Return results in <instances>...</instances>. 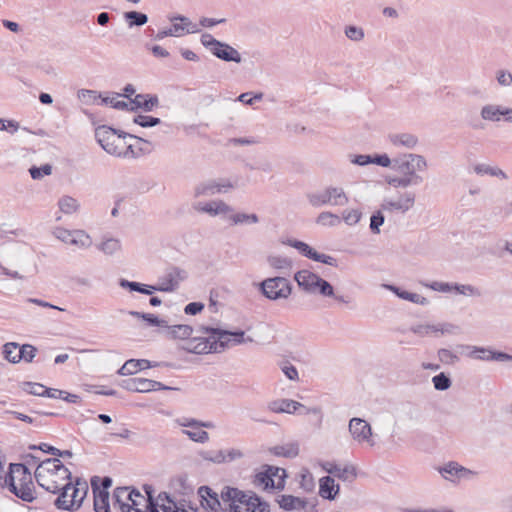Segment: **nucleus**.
Wrapping results in <instances>:
<instances>
[{"mask_svg": "<svg viewBox=\"0 0 512 512\" xmlns=\"http://www.w3.org/2000/svg\"><path fill=\"white\" fill-rule=\"evenodd\" d=\"M200 457L204 460L211 461L213 463H223L226 461V455L223 450L216 451H201L199 453Z\"/></svg>", "mask_w": 512, "mask_h": 512, "instance_id": "09e8293b", "label": "nucleus"}, {"mask_svg": "<svg viewBox=\"0 0 512 512\" xmlns=\"http://www.w3.org/2000/svg\"><path fill=\"white\" fill-rule=\"evenodd\" d=\"M77 96L78 99L86 105L94 104L98 99L102 98L101 94L97 91L89 89H80Z\"/></svg>", "mask_w": 512, "mask_h": 512, "instance_id": "a18cd8bd", "label": "nucleus"}, {"mask_svg": "<svg viewBox=\"0 0 512 512\" xmlns=\"http://www.w3.org/2000/svg\"><path fill=\"white\" fill-rule=\"evenodd\" d=\"M212 54L225 62H242L241 54L234 47L225 42L220 41L218 45L213 48Z\"/></svg>", "mask_w": 512, "mask_h": 512, "instance_id": "393cba45", "label": "nucleus"}, {"mask_svg": "<svg viewBox=\"0 0 512 512\" xmlns=\"http://www.w3.org/2000/svg\"><path fill=\"white\" fill-rule=\"evenodd\" d=\"M280 473V467L265 465L263 470L254 476L253 484L264 490L273 489L274 478Z\"/></svg>", "mask_w": 512, "mask_h": 512, "instance_id": "412c9836", "label": "nucleus"}, {"mask_svg": "<svg viewBox=\"0 0 512 512\" xmlns=\"http://www.w3.org/2000/svg\"><path fill=\"white\" fill-rule=\"evenodd\" d=\"M97 248L106 255H114L121 250V242L116 238H105Z\"/></svg>", "mask_w": 512, "mask_h": 512, "instance_id": "4c0bfd02", "label": "nucleus"}, {"mask_svg": "<svg viewBox=\"0 0 512 512\" xmlns=\"http://www.w3.org/2000/svg\"><path fill=\"white\" fill-rule=\"evenodd\" d=\"M439 472L445 479L451 480V477H463L465 474L470 473V471L463 466L459 465L456 462H449L444 467L439 469Z\"/></svg>", "mask_w": 512, "mask_h": 512, "instance_id": "473e14b6", "label": "nucleus"}, {"mask_svg": "<svg viewBox=\"0 0 512 512\" xmlns=\"http://www.w3.org/2000/svg\"><path fill=\"white\" fill-rule=\"evenodd\" d=\"M384 215L381 211L375 212L370 218V229L373 233H380L379 227L384 223Z\"/></svg>", "mask_w": 512, "mask_h": 512, "instance_id": "338daca9", "label": "nucleus"}, {"mask_svg": "<svg viewBox=\"0 0 512 512\" xmlns=\"http://www.w3.org/2000/svg\"><path fill=\"white\" fill-rule=\"evenodd\" d=\"M88 492V484L77 478L75 483L68 480L64 485L59 486V495L54 501V505L59 510L77 511Z\"/></svg>", "mask_w": 512, "mask_h": 512, "instance_id": "20e7f679", "label": "nucleus"}, {"mask_svg": "<svg viewBox=\"0 0 512 512\" xmlns=\"http://www.w3.org/2000/svg\"><path fill=\"white\" fill-rule=\"evenodd\" d=\"M384 287L391 290L393 293H395L401 299H404V300H407V301H410V302H413L416 304H420V305H427L429 303L427 298H425L419 294H416V293H411V292H408L405 290H401L397 286L384 285Z\"/></svg>", "mask_w": 512, "mask_h": 512, "instance_id": "2f4dec72", "label": "nucleus"}, {"mask_svg": "<svg viewBox=\"0 0 512 512\" xmlns=\"http://www.w3.org/2000/svg\"><path fill=\"white\" fill-rule=\"evenodd\" d=\"M132 497L143 499V495L135 489L129 491L128 487H117L112 496L113 507L121 512H145L141 508L133 509L129 506L128 500H132Z\"/></svg>", "mask_w": 512, "mask_h": 512, "instance_id": "ddd939ff", "label": "nucleus"}, {"mask_svg": "<svg viewBox=\"0 0 512 512\" xmlns=\"http://www.w3.org/2000/svg\"><path fill=\"white\" fill-rule=\"evenodd\" d=\"M37 349L30 345V344H24L22 346H19V350L17 352V359L18 362L21 360H24L25 362H32L34 357L36 356Z\"/></svg>", "mask_w": 512, "mask_h": 512, "instance_id": "c03bdc74", "label": "nucleus"}, {"mask_svg": "<svg viewBox=\"0 0 512 512\" xmlns=\"http://www.w3.org/2000/svg\"><path fill=\"white\" fill-rule=\"evenodd\" d=\"M434 388L438 391H445L451 387V379L443 372L435 375L432 378Z\"/></svg>", "mask_w": 512, "mask_h": 512, "instance_id": "3c124183", "label": "nucleus"}, {"mask_svg": "<svg viewBox=\"0 0 512 512\" xmlns=\"http://www.w3.org/2000/svg\"><path fill=\"white\" fill-rule=\"evenodd\" d=\"M197 431L183 430L182 433L187 435L192 441L197 443H206L209 440V434L205 430L197 428Z\"/></svg>", "mask_w": 512, "mask_h": 512, "instance_id": "13d9d810", "label": "nucleus"}, {"mask_svg": "<svg viewBox=\"0 0 512 512\" xmlns=\"http://www.w3.org/2000/svg\"><path fill=\"white\" fill-rule=\"evenodd\" d=\"M233 188V184L229 180H206L198 183L193 189V196L208 197L217 193L227 192Z\"/></svg>", "mask_w": 512, "mask_h": 512, "instance_id": "f8f14e48", "label": "nucleus"}, {"mask_svg": "<svg viewBox=\"0 0 512 512\" xmlns=\"http://www.w3.org/2000/svg\"><path fill=\"white\" fill-rule=\"evenodd\" d=\"M22 390L35 396H44L45 386L35 382H23Z\"/></svg>", "mask_w": 512, "mask_h": 512, "instance_id": "bf43d9fd", "label": "nucleus"}, {"mask_svg": "<svg viewBox=\"0 0 512 512\" xmlns=\"http://www.w3.org/2000/svg\"><path fill=\"white\" fill-rule=\"evenodd\" d=\"M267 263L276 270H290L293 264L290 258L279 255H269L267 257Z\"/></svg>", "mask_w": 512, "mask_h": 512, "instance_id": "58836bf2", "label": "nucleus"}, {"mask_svg": "<svg viewBox=\"0 0 512 512\" xmlns=\"http://www.w3.org/2000/svg\"><path fill=\"white\" fill-rule=\"evenodd\" d=\"M361 217L362 212L358 209L344 210L342 212V219L349 226L357 224Z\"/></svg>", "mask_w": 512, "mask_h": 512, "instance_id": "5fc2aeb1", "label": "nucleus"}, {"mask_svg": "<svg viewBox=\"0 0 512 512\" xmlns=\"http://www.w3.org/2000/svg\"><path fill=\"white\" fill-rule=\"evenodd\" d=\"M29 173L34 180H39L44 176H48L52 173V166L50 164H44L41 167L32 166L29 169Z\"/></svg>", "mask_w": 512, "mask_h": 512, "instance_id": "6e6d98bb", "label": "nucleus"}, {"mask_svg": "<svg viewBox=\"0 0 512 512\" xmlns=\"http://www.w3.org/2000/svg\"><path fill=\"white\" fill-rule=\"evenodd\" d=\"M427 161L424 156L420 154H405L402 158L393 159V168L395 171L410 175L416 171H425L427 169Z\"/></svg>", "mask_w": 512, "mask_h": 512, "instance_id": "9b49d317", "label": "nucleus"}, {"mask_svg": "<svg viewBox=\"0 0 512 512\" xmlns=\"http://www.w3.org/2000/svg\"><path fill=\"white\" fill-rule=\"evenodd\" d=\"M17 350H19V344L15 342H8L3 345V356L11 363H18Z\"/></svg>", "mask_w": 512, "mask_h": 512, "instance_id": "de8ad7c7", "label": "nucleus"}, {"mask_svg": "<svg viewBox=\"0 0 512 512\" xmlns=\"http://www.w3.org/2000/svg\"><path fill=\"white\" fill-rule=\"evenodd\" d=\"M400 178H401V188H407L410 186H418L424 181V178L417 173H410V175L402 174V176H400Z\"/></svg>", "mask_w": 512, "mask_h": 512, "instance_id": "864d4df0", "label": "nucleus"}, {"mask_svg": "<svg viewBox=\"0 0 512 512\" xmlns=\"http://www.w3.org/2000/svg\"><path fill=\"white\" fill-rule=\"evenodd\" d=\"M294 280L300 289L309 294H320L321 296H334L333 286L319 275L303 269L294 274Z\"/></svg>", "mask_w": 512, "mask_h": 512, "instance_id": "423d86ee", "label": "nucleus"}, {"mask_svg": "<svg viewBox=\"0 0 512 512\" xmlns=\"http://www.w3.org/2000/svg\"><path fill=\"white\" fill-rule=\"evenodd\" d=\"M58 206L61 212L65 214H72L78 211L80 204L71 196H63L59 199Z\"/></svg>", "mask_w": 512, "mask_h": 512, "instance_id": "a19ab883", "label": "nucleus"}, {"mask_svg": "<svg viewBox=\"0 0 512 512\" xmlns=\"http://www.w3.org/2000/svg\"><path fill=\"white\" fill-rule=\"evenodd\" d=\"M136 392L139 393H147L153 390H173V387L166 386L161 382L147 379V378H137L136 383Z\"/></svg>", "mask_w": 512, "mask_h": 512, "instance_id": "7c9ffc66", "label": "nucleus"}, {"mask_svg": "<svg viewBox=\"0 0 512 512\" xmlns=\"http://www.w3.org/2000/svg\"><path fill=\"white\" fill-rule=\"evenodd\" d=\"M340 487L330 476H324L319 480V495L327 500H334L339 493Z\"/></svg>", "mask_w": 512, "mask_h": 512, "instance_id": "bb28decb", "label": "nucleus"}, {"mask_svg": "<svg viewBox=\"0 0 512 512\" xmlns=\"http://www.w3.org/2000/svg\"><path fill=\"white\" fill-rule=\"evenodd\" d=\"M439 330V326L435 325H416L411 327V331L419 336H426L430 333H436Z\"/></svg>", "mask_w": 512, "mask_h": 512, "instance_id": "0e129e2a", "label": "nucleus"}, {"mask_svg": "<svg viewBox=\"0 0 512 512\" xmlns=\"http://www.w3.org/2000/svg\"><path fill=\"white\" fill-rule=\"evenodd\" d=\"M193 209L198 212L207 213L210 216L227 214L233 211V208L222 200L210 201L208 203L197 202L193 204Z\"/></svg>", "mask_w": 512, "mask_h": 512, "instance_id": "4be33fe9", "label": "nucleus"}, {"mask_svg": "<svg viewBox=\"0 0 512 512\" xmlns=\"http://www.w3.org/2000/svg\"><path fill=\"white\" fill-rule=\"evenodd\" d=\"M388 138L392 145L407 149L415 148L419 142L418 137L411 133H394L390 134Z\"/></svg>", "mask_w": 512, "mask_h": 512, "instance_id": "c85d7f7f", "label": "nucleus"}, {"mask_svg": "<svg viewBox=\"0 0 512 512\" xmlns=\"http://www.w3.org/2000/svg\"><path fill=\"white\" fill-rule=\"evenodd\" d=\"M415 203V194L412 192L404 193L397 201L385 200L381 204V209L385 211L399 210L401 212L408 211Z\"/></svg>", "mask_w": 512, "mask_h": 512, "instance_id": "b1692460", "label": "nucleus"}, {"mask_svg": "<svg viewBox=\"0 0 512 512\" xmlns=\"http://www.w3.org/2000/svg\"><path fill=\"white\" fill-rule=\"evenodd\" d=\"M161 365L162 363H153L146 359H129L122 365V367L117 371V373L121 376L133 375L137 373L139 370L158 367Z\"/></svg>", "mask_w": 512, "mask_h": 512, "instance_id": "5701e85b", "label": "nucleus"}, {"mask_svg": "<svg viewBox=\"0 0 512 512\" xmlns=\"http://www.w3.org/2000/svg\"><path fill=\"white\" fill-rule=\"evenodd\" d=\"M202 328H211L201 325L198 332L206 335L186 339L187 341L180 346V349L194 354L219 353L216 337L212 332H206Z\"/></svg>", "mask_w": 512, "mask_h": 512, "instance_id": "6e6552de", "label": "nucleus"}, {"mask_svg": "<svg viewBox=\"0 0 512 512\" xmlns=\"http://www.w3.org/2000/svg\"><path fill=\"white\" fill-rule=\"evenodd\" d=\"M268 408L275 413H288L292 414L295 413L298 409L302 408L304 409L305 414L314 413L318 414L320 413L319 408H306L301 403L291 400V399H278L274 400L269 403Z\"/></svg>", "mask_w": 512, "mask_h": 512, "instance_id": "a211bd4d", "label": "nucleus"}, {"mask_svg": "<svg viewBox=\"0 0 512 512\" xmlns=\"http://www.w3.org/2000/svg\"><path fill=\"white\" fill-rule=\"evenodd\" d=\"M462 348L468 349L470 352L468 356L470 358L476 359V360H482V361H499V362H505L510 361L512 362V355L501 352V351H495L491 349L490 347H479V346H461Z\"/></svg>", "mask_w": 512, "mask_h": 512, "instance_id": "4468645a", "label": "nucleus"}, {"mask_svg": "<svg viewBox=\"0 0 512 512\" xmlns=\"http://www.w3.org/2000/svg\"><path fill=\"white\" fill-rule=\"evenodd\" d=\"M336 477L342 481L352 482L357 477L356 468L353 465H346L343 468L340 467Z\"/></svg>", "mask_w": 512, "mask_h": 512, "instance_id": "603ef678", "label": "nucleus"}, {"mask_svg": "<svg viewBox=\"0 0 512 512\" xmlns=\"http://www.w3.org/2000/svg\"><path fill=\"white\" fill-rule=\"evenodd\" d=\"M53 235L60 241L66 243V244H70L71 242V239H72V236H73V231L71 230H68V229H65V228H62V227H56L54 230H53Z\"/></svg>", "mask_w": 512, "mask_h": 512, "instance_id": "69168bd1", "label": "nucleus"}, {"mask_svg": "<svg viewBox=\"0 0 512 512\" xmlns=\"http://www.w3.org/2000/svg\"><path fill=\"white\" fill-rule=\"evenodd\" d=\"M34 477L39 486L56 494L59 486L71 480L72 473L59 458H47L37 465Z\"/></svg>", "mask_w": 512, "mask_h": 512, "instance_id": "f03ea898", "label": "nucleus"}, {"mask_svg": "<svg viewBox=\"0 0 512 512\" xmlns=\"http://www.w3.org/2000/svg\"><path fill=\"white\" fill-rule=\"evenodd\" d=\"M272 453L276 456L294 458L299 454V446L297 443H289L286 445L275 446L272 449Z\"/></svg>", "mask_w": 512, "mask_h": 512, "instance_id": "ea45409f", "label": "nucleus"}, {"mask_svg": "<svg viewBox=\"0 0 512 512\" xmlns=\"http://www.w3.org/2000/svg\"><path fill=\"white\" fill-rule=\"evenodd\" d=\"M279 507L285 511L305 509L307 501L293 495H279L276 498Z\"/></svg>", "mask_w": 512, "mask_h": 512, "instance_id": "cd10ccee", "label": "nucleus"}, {"mask_svg": "<svg viewBox=\"0 0 512 512\" xmlns=\"http://www.w3.org/2000/svg\"><path fill=\"white\" fill-rule=\"evenodd\" d=\"M506 107L500 105L487 104L481 108L480 115L483 120L497 122L501 120L503 115L508 114Z\"/></svg>", "mask_w": 512, "mask_h": 512, "instance_id": "c756f323", "label": "nucleus"}, {"mask_svg": "<svg viewBox=\"0 0 512 512\" xmlns=\"http://www.w3.org/2000/svg\"><path fill=\"white\" fill-rule=\"evenodd\" d=\"M95 137L100 146L108 153L120 157L123 154V139L130 137L148 143L141 137L130 133L118 132L117 130L101 125L95 129Z\"/></svg>", "mask_w": 512, "mask_h": 512, "instance_id": "39448f33", "label": "nucleus"}, {"mask_svg": "<svg viewBox=\"0 0 512 512\" xmlns=\"http://www.w3.org/2000/svg\"><path fill=\"white\" fill-rule=\"evenodd\" d=\"M438 358L442 363L449 365L459 361V357L456 354L445 348L438 350Z\"/></svg>", "mask_w": 512, "mask_h": 512, "instance_id": "e2e57ef3", "label": "nucleus"}, {"mask_svg": "<svg viewBox=\"0 0 512 512\" xmlns=\"http://www.w3.org/2000/svg\"><path fill=\"white\" fill-rule=\"evenodd\" d=\"M345 36L354 42H360L365 37V32L362 27L355 25H347L344 29Z\"/></svg>", "mask_w": 512, "mask_h": 512, "instance_id": "49530a36", "label": "nucleus"}, {"mask_svg": "<svg viewBox=\"0 0 512 512\" xmlns=\"http://www.w3.org/2000/svg\"><path fill=\"white\" fill-rule=\"evenodd\" d=\"M134 123L138 124L141 127L147 128V127H154L156 125H159L161 123L160 118L148 116V115H137L134 118Z\"/></svg>", "mask_w": 512, "mask_h": 512, "instance_id": "4d7b16f0", "label": "nucleus"}, {"mask_svg": "<svg viewBox=\"0 0 512 512\" xmlns=\"http://www.w3.org/2000/svg\"><path fill=\"white\" fill-rule=\"evenodd\" d=\"M308 202L313 207L324 205L345 206L349 198L341 187L328 186L323 190L307 194Z\"/></svg>", "mask_w": 512, "mask_h": 512, "instance_id": "0eeeda50", "label": "nucleus"}, {"mask_svg": "<svg viewBox=\"0 0 512 512\" xmlns=\"http://www.w3.org/2000/svg\"><path fill=\"white\" fill-rule=\"evenodd\" d=\"M125 21L129 28L134 26L140 27L148 22V16L145 13L138 11H128L123 14Z\"/></svg>", "mask_w": 512, "mask_h": 512, "instance_id": "c9c22d12", "label": "nucleus"}, {"mask_svg": "<svg viewBox=\"0 0 512 512\" xmlns=\"http://www.w3.org/2000/svg\"><path fill=\"white\" fill-rule=\"evenodd\" d=\"M91 488L94 496L95 512H110V495L109 491L99 489V477L95 476L91 479Z\"/></svg>", "mask_w": 512, "mask_h": 512, "instance_id": "aec40b11", "label": "nucleus"}, {"mask_svg": "<svg viewBox=\"0 0 512 512\" xmlns=\"http://www.w3.org/2000/svg\"><path fill=\"white\" fill-rule=\"evenodd\" d=\"M300 487L306 492L313 491L315 487L313 475L308 470L302 472L300 475Z\"/></svg>", "mask_w": 512, "mask_h": 512, "instance_id": "052dcab7", "label": "nucleus"}, {"mask_svg": "<svg viewBox=\"0 0 512 512\" xmlns=\"http://www.w3.org/2000/svg\"><path fill=\"white\" fill-rule=\"evenodd\" d=\"M199 495L202 498V505L204 502L206 506L209 507L213 512H229V506L225 505L222 501V497L218 496L216 492H214L208 486H201L199 488Z\"/></svg>", "mask_w": 512, "mask_h": 512, "instance_id": "6ab92c4d", "label": "nucleus"}, {"mask_svg": "<svg viewBox=\"0 0 512 512\" xmlns=\"http://www.w3.org/2000/svg\"><path fill=\"white\" fill-rule=\"evenodd\" d=\"M119 285L124 289H129L130 291H135L146 295H152V293L155 291L152 288L157 287V285H146L139 282L129 281L126 279H120Z\"/></svg>", "mask_w": 512, "mask_h": 512, "instance_id": "f704fd0d", "label": "nucleus"}, {"mask_svg": "<svg viewBox=\"0 0 512 512\" xmlns=\"http://www.w3.org/2000/svg\"><path fill=\"white\" fill-rule=\"evenodd\" d=\"M286 244L297 249L303 256L311 260L321 262L329 266H337V260L334 257L327 254L318 253L315 249L303 241L289 239L287 240Z\"/></svg>", "mask_w": 512, "mask_h": 512, "instance_id": "2eb2a0df", "label": "nucleus"}, {"mask_svg": "<svg viewBox=\"0 0 512 512\" xmlns=\"http://www.w3.org/2000/svg\"><path fill=\"white\" fill-rule=\"evenodd\" d=\"M260 290L270 300L287 299L292 293V285L285 277H271L260 283Z\"/></svg>", "mask_w": 512, "mask_h": 512, "instance_id": "1a4fd4ad", "label": "nucleus"}, {"mask_svg": "<svg viewBox=\"0 0 512 512\" xmlns=\"http://www.w3.org/2000/svg\"><path fill=\"white\" fill-rule=\"evenodd\" d=\"M202 329L206 332H212L215 335L219 353L223 352L226 348L230 346L253 341L251 337H245V332L242 330L231 332L228 330L214 327Z\"/></svg>", "mask_w": 512, "mask_h": 512, "instance_id": "9d476101", "label": "nucleus"}, {"mask_svg": "<svg viewBox=\"0 0 512 512\" xmlns=\"http://www.w3.org/2000/svg\"><path fill=\"white\" fill-rule=\"evenodd\" d=\"M168 335L172 339L186 340L193 334V327L186 324L168 326Z\"/></svg>", "mask_w": 512, "mask_h": 512, "instance_id": "72a5a7b5", "label": "nucleus"}, {"mask_svg": "<svg viewBox=\"0 0 512 512\" xmlns=\"http://www.w3.org/2000/svg\"><path fill=\"white\" fill-rule=\"evenodd\" d=\"M187 278V272L179 267H173L167 271L165 276L160 278V282L154 290L160 292H174L178 289L181 281Z\"/></svg>", "mask_w": 512, "mask_h": 512, "instance_id": "dca6fc26", "label": "nucleus"}, {"mask_svg": "<svg viewBox=\"0 0 512 512\" xmlns=\"http://www.w3.org/2000/svg\"><path fill=\"white\" fill-rule=\"evenodd\" d=\"M496 79L501 86H510L512 84V74L507 70H498L496 72Z\"/></svg>", "mask_w": 512, "mask_h": 512, "instance_id": "774afa93", "label": "nucleus"}, {"mask_svg": "<svg viewBox=\"0 0 512 512\" xmlns=\"http://www.w3.org/2000/svg\"><path fill=\"white\" fill-rule=\"evenodd\" d=\"M222 501L229 512H270V505L255 492L225 486L221 491Z\"/></svg>", "mask_w": 512, "mask_h": 512, "instance_id": "7ed1b4c3", "label": "nucleus"}, {"mask_svg": "<svg viewBox=\"0 0 512 512\" xmlns=\"http://www.w3.org/2000/svg\"><path fill=\"white\" fill-rule=\"evenodd\" d=\"M131 104L134 105L133 107H130L131 111L142 109L145 112H150L154 107L158 106L159 99L157 95L137 94L133 99H131Z\"/></svg>", "mask_w": 512, "mask_h": 512, "instance_id": "a878e982", "label": "nucleus"}, {"mask_svg": "<svg viewBox=\"0 0 512 512\" xmlns=\"http://www.w3.org/2000/svg\"><path fill=\"white\" fill-rule=\"evenodd\" d=\"M474 171L478 175H490L493 177H499L501 179H507V174L496 166H490L487 164H477L474 166Z\"/></svg>", "mask_w": 512, "mask_h": 512, "instance_id": "e433bc0d", "label": "nucleus"}, {"mask_svg": "<svg viewBox=\"0 0 512 512\" xmlns=\"http://www.w3.org/2000/svg\"><path fill=\"white\" fill-rule=\"evenodd\" d=\"M70 245L79 248H88L92 245V239L84 230H73Z\"/></svg>", "mask_w": 512, "mask_h": 512, "instance_id": "79ce46f5", "label": "nucleus"}, {"mask_svg": "<svg viewBox=\"0 0 512 512\" xmlns=\"http://www.w3.org/2000/svg\"><path fill=\"white\" fill-rule=\"evenodd\" d=\"M352 438L358 443L367 442L371 446L374 445L372 438V428L368 422L362 418L354 417L350 419L348 425Z\"/></svg>", "mask_w": 512, "mask_h": 512, "instance_id": "f3484780", "label": "nucleus"}, {"mask_svg": "<svg viewBox=\"0 0 512 512\" xmlns=\"http://www.w3.org/2000/svg\"><path fill=\"white\" fill-rule=\"evenodd\" d=\"M230 219L232 220L233 224H256L259 222V217L252 213V214H246V213H236L230 216Z\"/></svg>", "mask_w": 512, "mask_h": 512, "instance_id": "8fccbe9b", "label": "nucleus"}, {"mask_svg": "<svg viewBox=\"0 0 512 512\" xmlns=\"http://www.w3.org/2000/svg\"><path fill=\"white\" fill-rule=\"evenodd\" d=\"M341 220L338 215L332 212H321L317 218L316 223L322 226L334 227L340 224Z\"/></svg>", "mask_w": 512, "mask_h": 512, "instance_id": "37998d69", "label": "nucleus"}, {"mask_svg": "<svg viewBox=\"0 0 512 512\" xmlns=\"http://www.w3.org/2000/svg\"><path fill=\"white\" fill-rule=\"evenodd\" d=\"M158 499L162 502L160 508L163 512H174L177 509V504L165 492L160 493Z\"/></svg>", "mask_w": 512, "mask_h": 512, "instance_id": "680f3d73", "label": "nucleus"}, {"mask_svg": "<svg viewBox=\"0 0 512 512\" xmlns=\"http://www.w3.org/2000/svg\"><path fill=\"white\" fill-rule=\"evenodd\" d=\"M0 488H8L12 494L25 502L31 503L37 498L32 474L22 463H11L5 476L0 474Z\"/></svg>", "mask_w": 512, "mask_h": 512, "instance_id": "f257e3e1", "label": "nucleus"}]
</instances>
